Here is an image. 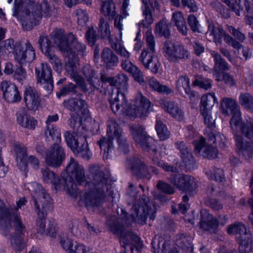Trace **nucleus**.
<instances>
[{
    "mask_svg": "<svg viewBox=\"0 0 253 253\" xmlns=\"http://www.w3.org/2000/svg\"><path fill=\"white\" fill-rule=\"evenodd\" d=\"M39 42L42 51L48 57L57 73L61 72L62 65L60 60L53 53L55 45L61 52L67 53L73 51L74 49L77 51H83L85 49L84 45L78 42L73 34L65 36L60 29L55 30L50 37L41 36Z\"/></svg>",
    "mask_w": 253,
    "mask_h": 253,
    "instance_id": "f257e3e1",
    "label": "nucleus"
},
{
    "mask_svg": "<svg viewBox=\"0 0 253 253\" xmlns=\"http://www.w3.org/2000/svg\"><path fill=\"white\" fill-rule=\"evenodd\" d=\"M66 171V177L65 173H63L62 174L63 179L58 180L54 173L48 169L42 170L43 180L45 183H52L56 191L64 190L72 194L76 185L81 184L85 180L84 169L72 159Z\"/></svg>",
    "mask_w": 253,
    "mask_h": 253,
    "instance_id": "f03ea898",
    "label": "nucleus"
},
{
    "mask_svg": "<svg viewBox=\"0 0 253 253\" xmlns=\"http://www.w3.org/2000/svg\"><path fill=\"white\" fill-rule=\"evenodd\" d=\"M111 107L115 113L120 112L131 118H144L152 110L150 101L140 92L137 93L129 107L126 105L125 95L118 92L111 102Z\"/></svg>",
    "mask_w": 253,
    "mask_h": 253,
    "instance_id": "7ed1b4c3",
    "label": "nucleus"
},
{
    "mask_svg": "<svg viewBox=\"0 0 253 253\" xmlns=\"http://www.w3.org/2000/svg\"><path fill=\"white\" fill-rule=\"evenodd\" d=\"M50 15V8L46 1L40 5L30 2L25 5L23 11L19 15L18 19L23 29L29 30L38 25L42 17H47Z\"/></svg>",
    "mask_w": 253,
    "mask_h": 253,
    "instance_id": "20e7f679",
    "label": "nucleus"
},
{
    "mask_svg": "<svg viewBox=\"0 0 253 253\" xmlns=\"http://www.w3.org/2000/svg\"><path fill=\"white\" fill-rule=\"evenodd\" d=\"M58 120V115L54 114L49 116L46 121L47 130L45 133L47 135L48 134L51 136L52 139L55 141L56 144L46 153L45 161L48 165L53 167H57L61 165L64 158L63 150L58 144V143L61 141L60 132L52 126L49 125V124L56 122Z\"/></svg>",
    "mask_w": 253,
    "mask_h": 253,
    "instance_id": "39448f33",
    "label": "nucleus"
},
{
    "mask_svg": "<svg viewBox=\"0 0 253 253\" xmlns=\"http://www.w3.org/2000/svg\"><path fill=\"white\" fill-rule=\"evenodd\" d=\"M106 180L101 177L100 174L96 175L92 182H87L85 185L86 192L82 196V200L87 207L97 206L105 197L106 186Z\"/></svg>",
    "mask_w": 253,
    "mask_h": 253,
    "instance_id": "423d86ee",
    "label": "nucleus"
},
{
    "mask_svg": "<svg viewBox=\"0 0 253 253\" xmlns=\"http://www.w3.org/2000/svg\"><path fill=\"white\" fill-rule=\"evenodd\" d=\"M227 232L229 235L235 236L239 244V251L240 253H248L253 251L252 234L243 223L236 222L229 225L227 228Z\"/></svg>",
    "mask_w": 253,
    "mask_h": 253,
    "instance_id": "0eeeda50",
    "label": "nucleus"
},
{
    "mask_svg": "<svg viewBox=\"0 0 253 253\" xmlns=\"http://www.w3.org/2000/svg\"><path fill=\"white\" fill-rule=\"evenodd\" d=\"M107 135L108 138H103L99 142L101 152L103 151V157L106 159L109 158L108 155L109 152L113 149L112 140L114 138L117 139L119 148L120 150H127L128 146L125 143V141L122 137V131L121 129L116 122L110 121L109 123L107 129Z\"/></svg>",
    "mask_w": 253,
    "mask_h": 253,
    "instance_id": "6e6552de",
    "label": "nucleus"
},
{
    "mask_svg": "<svg viewBox=\"0 0 253 253\" xmlns=\"http://www.w3.org/2000/svg\"><path fill=\"white\" fill-rule=\"evenodd\" d=\"M64 137L68 146L75 155L87 160L91 157L92 154L88 149L85 136L67 131Z\"/></svg>",
    "mask_w": 253,
    "mask_h": 253,
    "instance_id": "1a4fd4ad",
    "label": "nucleus"
},
{
    "mask_svg": "<svg viewBox=\"0 0 253 253\" xmlns=\"http://www.w3.org/2000/svg\"><path fill=\"white\" fill-rule=\"evenodd\" d=\"M145 37L149 51L144 49L140 54L139 60L146 68L150 70L153 73L157 74L160 67V63L157 58L154 55L155 43L151 31L146 32Z\"/></svg>",
    "mask_w": 253,
    "mask_h": 253,
    "instance_id": "9d476101",
    "label": "nucleus"
},
{
    "mask_svg": "<svg viewBox=\"0 0 253 253\" xmlns=\"http://www.w3.org/2000/svg\"><path fill=\"white\" fill-rule=\"evenodd\" d=\"M221 107L223 114L227 116L233 114L230 123L231 128L234 129L241 121V112L237 103L231 98L224 97L221 103Z\"/></svg>",
    "mask_w": 253,
    "mask_h": 253,
    "instance_id": "9b49d317",
    "label": "nucleus"
},
{
    "mask_svg": "<svg viewBox=\"0 0 253 253\" xmlns=\"http://www.w3.org/2000/svg\"><path fill=\"white\" fill-rule=\"evenodd\" d=\"M164 50L166 57L173 62L187 59L189 55L188 51L183 46L170 42H166Z\"/></svg>",
    "mask_w": 253,
    "mask_h": 253,
    "instance_id": "f8f14e48",
    "label": "nucleus"
},
{
    "mask_svg": "<svg viewBox=\"0 0 253 253\" xmlns=\"http://www.w3.org/2000/svg\"><path fill=\"white\" fill-rule=\"evenodd\" d=\"M148 198L144 200V204L142 206L135 205L131 210V216L133 220L138 224H143L146 219L149 216L150 219H154V212L151 208V204L148 203Z\"/></svg>",
    "mask_w": 253,
    "mask_h": 253,
    "instance_id": "ddd939ff",
    "label": "nucleus"
},
{
    "mask_svg": "<svg viewBox=\"0 0 253 253\" xmlns=\"http://www.w3.org/2000/svg\"><path fill=\"white\" fill-rule=\"evenodd\" d=\"M170 181L179 190L193 194L196 191L197 186L195 179L192 176L176 174L172 175Z\"/></svg>",
    "mask_w": 253,
    "mask_h": 253,
    "instance_id": "4468645a",
    "label": "nucleus"
},
{
    "mask_svg": "<svg viewBox=\"0 0 253 253\" xmlns=\"http://www.w3.org/2000/svg\"><path fill=\"white\" fill-rule=\"evenodd\" d=\"M13 54L15 61L22 65L31 63L36 56L33 46L29 43L17 45Z\"/></svg>",
    "mask_w": 253,
    "mask_h": 253,
    "instance_id": "2eb2a0df",
    "label": "nucleus"
},
{
    "mask_svg": "<svg viewBox=\"0 0 253 253\" xmlns=\"http://www.w3.org/2000/svg\"><path fill=\"white\" fill-rule=\"evenodd\" d=\"M130 133L135 142L143 149L149 150L155 143L154 139L147 135L141 126H132Z\"/></svg>",
    "mask_w": 253,
    "mask_h": 253,
    "instance_id": "dca6fc26",
    "label": "nucleus"
},
{
    "mask_svg": "<svg viewBox=\"0 0 253 253\" xmlns=\"http://www.w3.org/2000/svg\"><path fill=\"white\" fill-rule=\"evenodd\" d=\"M224 137L216 130L211 131L207 135V158L213 159L217 158L218 151L216 143L223 141Z\"/></svg>",
    "mask_w": 253,
    "mask_h": 253,
    "instance_id": "f3484780",
    "label": "nucleus"
},
{
    "mask_svg": "<svg viewBox=\"0 0 253 253\" xmlns=\"http://www.w3.org/2000/svg\"><path fill=\"white\" fill-rule=\"evenodd\" d=\"M14 225L15 233L9 237V242L13 248L20 250L25 246V243L23 238L24 227L17 217L14 219Z\"/></svg>",
    "mask_w": 253,
    "mask_h": 253,
    "instance_id": "a211bd4d",
    "label": "nucleus"
},
{
    "mask_svg": "<svg viewBox=\"0 0 253 253\" xmlns=\"http://www.w3.org/2000/svg\"><path fill=\"white\" fill-rule=\"evenodd\" d=\"M123 19V18L121 15H118L115 18L114 27L115 29L119 32V37L117 41V43L115 44L112 43V46L122 57L128 59L130 57V53L125 48L121 42L122 37V31L123 30V25L122 23Z\"/></svg>",
    "mask_w": 253,
    "mask_h": 253,
    "instance_id": "6ab92c4d",
    "label": "nucleus"
},
{
    "mask_svg": "<svg viewBox=\"0 0 253 253\" xmlns=\"http://www.w3.org/2000/svg\"><path fill=\"white\" fill-rule=\"evenodd\" d=\"M0 87L3 97L7 101L14 103L21 100V96L14 84L4 81L1 83Z\"/></svg>",
    "mask_w": 253,
    "mask_h": 253,
    "instance_id": "aec40b11",
    "label": "nucleus"
},
{
    "mask_svg": "<svg viewBox=\"0 0 253 253\" xmlns=\"http://www.w3.org/2000/svg\"><path fill=\"white\" fill-rule=\"evenodd\" d=\"M207 33L209 34V40H213L216 44L221 43L222 37H224V42L228 44H231L234 39L230 35L225 34L222 28L215 27L212 23L209 24Z\"/></svg>",
    "mask_w": 253,
    "mask_h": 253,
    "instance_id": "412c9836",
    "label": "nucleus"
},
{
    "mask_svg": "<svg viewBox=\"0 0 253 253\" xmlns=\"http://www.w3.org/2000/svg\"><path fill=\"white\" fill-rule=\"evenodd\" d=\"M38 82L44 86L52 88L51 70L47 64L42 63L36 68Z\"/></svg>",
    "mask_w": 253,
    "mask_h": 253,
    "instance_id": "4be33fe9",
    "label": "nucleus"
},
{
    "mask_svg": "<svg viewBox=\"0 0 253 253\" xmlns=\"http://www.w3.org/2000/svg\"><path fill=\"white\" fill-rule=\"evenodd\" d=\"M16 161L18 167L21 170L25 171L27 169L28 162L34 169H39V162L38 159L33 156L28 157L24 149H22L17 153Z\"/></svg>",
    "mask_w": 253,
    "mask_h": 253,
    "instance_id": "5701e85b",
    "label": "nucleus"
},
{
    "mask_svg": "<svg viewBox=\"0 0 253 253\" xmlns=\"http://www.w3.org/2000/svg\"><path fill=\"white\" fill-rule=\"evenodd\" d=\"M24 101L26 106L31 110L35 111L40 105V98L35 90L31 87H27L24 92Z\"/></svg>",
    "mask_w": 253,
    "mask_h": 253,
    "instance_id": "b1692460",
    "label": "nucleus"
},
{
    "mask_svg": "<svg viewBox=\"0 0 253 253\" xmlns=\"http://www.w3.org/2000/svg\"><path fill=\"white\" fill-rule=\"evenodd\" d=\"M237 146L240 148L238 154L244 157L245 159H250L253 155V142H243L240 136H237L236 138Z\"/></svg>",
    "mask_w": 253,
    "mask_h": 253,
    "instance_id": "393cba45",
    "label": "nucleus"
},
{
    "mask_svg": "<svg viewBox=\"0 0 253 253\" xmlns=\"http://www.w3.org/2000/svg\"><path fill=\"white\" fill-rule=\"evenodd\" d=\"M122 66L125 71L131 74L134 79L139 84H142L144 82L141 71L131 61L128 60H123Z\"/></svg>",
    "mask_w": 253,
    "mask_h": 253,
    "instance_id": "a878e982",
    "label": "nucleus"
},
{
    "mask_svg": "<svg viewBox=\"0 0 253 253\" xmlns=\"http://www.w3.org/2000/svg\"><path fill=\"white\" fill-rule=\"evenodd\" d=\"M226 3L229 8L235 12L237 16L240 15V11H246L249 12L250 10V4L248 0H235V2H231L229 0H222Z\"/></svg>",
    "mask_w": 253,
    "mask_h": 253,
    "instance_id": "bb28decb",
    "label": "nucleus"
},
{
    "mask_svg": "<svg viewBox=\"0 0 253 253\" xmlns=\"http://www.w3.org/2000/svg\"><path fill=\"white\" fill-rule=\"evenodd\" d=\"M17 122L21 126L30 129L35 128L37 125L36 121L23 110L17 113Z\"/></svg>",
    "mask_w": 253,
    "mask_h": 253,
    "instance_id": "cd10ccee",
    "label": "nucleus"
},
{
    "mask_svg": "<svg viewBox=\"0 0 253 253\" xmlns=\"http://www.w3.org/2000/svg\"><path fill=\"white\" fill-rule=\"evenodd\" d=\"M161 104L164 109L172 117L178 120L181 119L183 113L176 104L174 102H169L164 100H162L161 101Z\"/></svg>",
    "mask_w": 253,
    "mask_h": 253,
    "instance_id": "c85d7f7f",
    "label": "nucleus"
},
{
    "mask_svg": "<svg viewBox=\"0 0 253 253\" xmlns=\"http://www.w3.org/2000/svg\"><path fill=\"white\" fill-rule=\"evenodd\" d=\"M172 23L177 27L178 30L182 35L187 33L188 29L185 25V20L181 12H175L172 14Z\"/></svg>",
    "mask_w": 253,
    "mask_h": 253,
    "instance_id": "c756f323",
    "label": "nucleus"
},
{
    "mask_svg": "<svg viewBox=\"0 0 253 253\" xmlns=\"http://www.w3.org/2000/svg\"><path fill=\"white\" fill-rule=\"evenodd\" d=\"M190 80L189 78L186 76H181L179 77L176 82V86L177 90L182 92L184 90L185 93L187 94L191 98L195 96L194 92L191 91L189 86Z\"/></svg>",
    "mask_w": 253,
    "mask_h": 253,
    "instance_id": "7c9ffc66",
    "label": "nucleus"
},
{
    "mask_svg": "<svg viewBox=\"0 0 253 253\" xmlns=\"http://www.w3.org/2000/svg\"><path fill=\"white\" fill-rule=\"evenodd\" d=\"M38 232L42 234H46L51 237H55L56 232V226L54 223H49L47 229H45V222L40 220L37 223Z\"/></svg>",
    "mask_w": 253,
    "mask_h": 253,
    "instance_id": "2f4dec72",
    "label": "nucleus"
},
{
    "mask_svg": "<svg viewBox=\"0 0 253 253\" xmlns=\"http://www.w3.org/2000/svg\"><path fill=\"white\" fill-rule=\"evenodd\" d=\"M98 33L102 38L108 39L110 42H113V39L111 37L110 26L104 18H101L99 20Z\"/></svg>",
    "mask_w": 253,
    "mask_h": 253,
    "instance_id": "473e14b6",
    "label": "nucleus"
},
{
    "mask_svg": "<svg viewBox=\"0 0 253 253\" xmlns=\"http://www.w3.org/2000/svg\"><path fill=\"white\" fill-rule=\"evenodd\" d=\"M211 54L214 58L215 62L214 70L216 71L222 72L229 69L228 63L217 52L213 51Z\"/></svg>",
    "mask_w": 253,
    "mask_h": 253,
    "instance_id": "72a5a7b5",
    "label": "nucleus"
},
{
    "mask_svg": "<svg viewBox=\"0 0 253 253\" xmlns=\"http://www.w3.org/2000/svg\"><path fill=\"white\" fill-rule=\"evenodd\" d=\"M241 131L244 137L253 142V119L250 118L246 123L242 124Z\"/></svg>",
    "mask_w": 253,
    "mask_h": 253,
    "instance_id": "f704fd0d",
    "label": "nucleus"
},
{
    "mask_svg": "<svg viewBox=\"0 0 253 253\" xmlns=\"http://www.w3.org/2000/svg\"><path fill=\"white\" fill-rule=\"evenodd\" d=\"M102 1L101 12L109 18H113L115 15V5L112 0H101Z\"/></svg>",
    "mask_w": 253,
    "mask_h": 253,
    "instance_id": "c9c22d12",
    "label": "nucleus"
},
{
    "mask_svg": "<svg viewBox=\"0 0 253 253\" xmlns=\"http://www.w3.org/2000/svg\"><path fill=\"white\" fill-rule=\"evenodd\" d=\"M102 58L109 66L114 65L118 62L117 57L108 48L104 49L102 53Z\"/></svg>",
    "mask_w": 253,
    "mask_h": 253,
    "instance_id": "e433bc0d",
    "label": "nucleus"
},
{
    "mask_svg": "<svg viewBox=\"0 0 253 253\" xmlns=\"http://www.w3.org/2000/svg\"><path fill=\"white\" fill-rule=\"evenodd\" d=\"M177 148L180 151V157L185 166L190 164L192 161V156L191 153L187 151V148L183 142L176 143Z\"/></svg>",
    "mask_w": 253,
    "mask_h": 253,
    "instance_id": "4c0bfd02",
    "label": "nucleus"
},
{
    "mask_svg": "<svg viewBox=\"0 0 253 253\" xmlns=\"http://www.w3.org/2000/svg\"><path fill=\"white\" fill-rule=\"evenodd\" d=\"M151 155L152 159L154 163L159 166L161 167L164 170L168 171L176 172V169L175 168L172 167L167 164L161 161L159 159L160 155L155 152L154 150H152L151 152Z\"/></svg>",
    "mask_w": 253,
    "mask_h": 253,
    "instance_id": "58836bf2",
    "label": "nucleus"
},
{
    "mask_svg": "<svg viewBox=\"0 0 253 253\" xmlns=\"http://www.w3.org/2000/svg\"><path fill=\"white\" fill-rule=\"evenodd\" d=\"M148 83L149 86L154 90L159 92L164 93H169L171 92L170 89L166 85H163L159 84V83L154 78H150L148 80Z\"/></svg>",
    "mask_w": 253,
    "mask_h": 253,
    "instance_id": "ea45409f",
    "label": "nucleus"
},
{
    "mask_svg": "<svg viewBox=\"0 0 253 253\" xmlns=\"http://www.w3.org/2000/svg\"><path fill=\"white\" fill-rule=\"evenodd\" d=\"M223 173L224 171L222 169L218 168L214 169L209 174V178L217 183L223 184L226 181V178Z\"/></svg>",
    "mask_w": 253,
    "mask_h": 253,
    "instance_id": "a19ab883",
    "label": "nucleus"
},
{
    "mask_svg": "<svg viewBox=\"0 0 253 253\" xmlns=\"http://www.w3.org/2000/svg\"><path fill=\"white\" fill-rule=\"evenodd\" d=\"M101 81L103 83H108L111 85H117L118 84L126 82L127 78L126 75H122L116 78L106 77L103 76L101 78Z\"/></svg>",
    "mask_w": 253,
    "mask_h": 253,
    "instance_id": "79ce46f5",
    "label": "nucleus"
},
{
    "mask_svg": "<svg viewBox=\"0 0 253 253\" xmlns=\"http://www.w3.org/2000/svg\"><path fill=\"white\" fill-rule=\"evenodd\" d=\"M219 223L217 219L211 214L207 216V231L210 233H216L217 231Z\"/></svg>",
    "mask_w": 253,
    "mask_h": 253,
    "instance_id": "37998d69",
    "label": "nucleus"
},
{
    "mask_svg": "<svg viewBox=\"0 0 253 253\" xmlns=\"http://www.w3.org/2000/svg\"><path fill=\"white\" fill-rule=\"evenodd\" d=\"M156 130L161 140H165L169 138V132L166 126L160 121H157L156 124Z\"/></svg>",
    "mask_w": 253,
    "mask_h": 253,
    "instance_id": "c03bdc74",
    "label": "nucleus"
},
{
    "mask_svg": "<svg viewBox=\"0 0 253 253\" xmlns=\"http://www.w3.org/2000/svg\"><path fill=\"white\" fill-rule=\"evenodd\" d=\"M155 33L160 36H164L166 37L169 36L168 23L166 20H163L156 25Z\"/></svg>",
    "mask_w": 253,
    "mask_h": 253,
    "instance_id": "a18cd8bd",
    "label": "nucleus"
},
{
    "mask_svg": "<svg viewBox=\"0 0 253 253\" xmlns=\"http://www.w3.org/2000/svg\"><path fill=\"white\" fill-rule=\"evenodd\" d=\"M216 80L218 82L223 81L226 84L230 86L235 84V82L233 78L228 73H217L216 75Z\"/></svg>",
    "mask_w": 253,
    "mask_h": 253,
    "instance_id": "49530a36",
    "label": "nucleus"
},
{
    "mask_svg": "<svg viewBox=\"0 0 253 253\" xmlns=\"http://www.w3.org/2000/svg\"><path fill=\"white\" fill-rule=\"evenodd\" d=\"M188 23L191 29L194 32H200L202 29L197 18L192 14H190L188 17Z\"/></svg>",
    "mask_w": 253,
    "mask_h": 253,
    "instance_id": "de8ad7c7",
    "label": "nucleus"
},
{
    "mask_svg": "<svg viewBox=\"0 0 253 253\" xmlns=\"http://www.w3.org/2000/svg\"><path fill=\"white\" fill-rule=\"evenodd\" d=\"M39 195L40 196L39 199L38 200H35V206L37 209H40L41 206L42 208H44L50 200V198L48 194L40 192Z\"/></svg>",
    "mask_w": 253,
    "mask_h": 253,
    "instance_id": "09e8293b",
    "label": "nucleus"
},
{
    "mask_svg": "<svg viewBox=\"0 0 253 253\" xmlns=\"http://www.w3.org/2000/svg\"><path fill=\"white\" fill-rule=\"evenodd\" d=\"M227 29L236 40L242 42L245 40L246 36L245 34L242 33L239 29H236L232 26H228Z\"/></svg>",
    "mask_w": 253,
    "mask_h": 253,
    "instance_id": "8fccbe9b",
    "label": "nucleus"
},
{
    "mask_svg": "<svg viewBox=\"0 0 253 253\" xmlns=\"http://www.w3.org/2000/svg\"><path fill=\"white\" fill-rule=\"evenodd\" d=\"M76 15L78 24L82 26L85 25L88 19L86 12L82 9H77L76 11Z\"/></svg>",
    "mask_w": 253,
    "mask_h": 253,
    "instance_id": "3c124183",
    "label": "nucleus"
},
{
    "mask_svg": "<svg viewBox=\"0 0 253 253\" xmlns=\"http://www.w3.org/2000/svg\"><path fill=\"white\" fill-rule=\"evenodd\" d=\"M143 14L145 18L142 21L140 24L143 27H148L153 22L151 13L149 10L145 7V9L143 10Z\"/></svg>",
    "mask_w": 253,
    "mask_h": 253,
    "instance_id": "603ef678",
    "label": "nucleus"
},
{
    "mask_svg": "<svg viewBox=\"0 0 253 253\" xmlns=\"http://www.w3.org/2000/svg\"><path fill=\"white\" fill-rule=\"evenodd\" d=\"M195 151L196 153L204 156L206 151L204 138L202 137L198 141H196L195 142Z\"/></svg>",
    "mask_w": 253,
    "mask_h": 253,
    "instance_id": "864d4df0",
    "label": "nucleus"
},
{
    "mask_svg": "<svg viewBox=\"0 0 253 253\" xmlns=\"http://www.w3.org/2000/svg\"><path fill=\"white\" fill-rule=\"evenodd\" d=\"M60 244L63 249L68 253H71L73 251L74 243L71 239L69 238L63 239L61 241Z\"/></svg>",
    "mask_w": 253,
    "mask_h": 253,
    "instance_id": "5fc2aeb1",
    "label": "nucleus"
},
{
    "mask_svg": "<svg viewBox=\"0 0 253 253\" xmlns=\"http://www.w3.org/2000/svg\"><path fill=\"white\" fill-rule=\"evenodd\" d=\"M74 103L73 108L75 110H79L78 113L79 112H83V109H84V113L87 112V110H85V107L86 106V104L85 102L83 100H78L77 102H73V100L69 101V103L70 104H72Z\"/></svg>",
    "mask_w": 253,
    "mask_h": 253,
    "instance_id": "6e6d98bb",
    "label": "nucleus"
},
{
    "mask_svg": "<svg viewBox=\"0 0 253 253\" xmlns=\"http://www.w3.org/2000/svg\"><path fill=\"white\" fill-rule=\"evenodd\" d=\"M207 119L208 120V122H207V125L208 124L209 132H211L212 130H215L214 129H213V127H215V116L213 115L212 116L211 113L207 112ZM207 133H209L207 129Z\"/></svg>",
    "mask_w": 253,
    "mask_h": 253,
    "instance_id": "4d7b16f0",
    "label": "nucleus"
},
{
    "mask_svg": "<svg viewBox=\"0 0 253 253\" xmlns=\"http://www.w3.org/2000/svg\"><path fill=\"white\" fill-rule=\"evenodd\" d=\"M87 249L84 245L75 242L71 253H86Z\"/></svg>",
    "mask_w": 253,
    "mask_h": 253,
    "instance_id": "13d9d810",
    "label": "nucleus"
},
{
    "mask_svg": "<svg viewBox=\"0 0 253 253\" xmlns=\"http://www.w3.org/2000/svg\"><path fill=\"white\" fill-rule=\"evenodd\" d=\"M157 187L159 189L162 191L163 192L168 194H171L174 192V190L172 187H171L167 183H164L163 182H159L157 184Z\"/></svg>",
    "mask_w": 253,
    "mask_h": 253,
    "instance_id": "bf43d9fd",
    "label": "nucleus"
},
{
    "mask_svg": "<svg viewBox=\"0 0 253 253\" xmlns=\"http://www.w3.org/2000/svg\"><path fill=\"white\" fill-rule=\"evenodd\" d=\"M94 32L95 31L94 29L91 28L88 29V31L86 34V40L90 45H93L96 41V37L94 34Z\"/></svg>",
    "mask_w": 253,
    "mask_h": 253,
    "instance_id": "052dcab7",
    "label": "nucleus"
},
{
    "mask_svg": "<svg viewBox=\"0 0 253 253\" xmlns=\"http://www.w3.org/2000/svg\"><path fill=\"white\" fill-rule=\"evenodd\" d=\"M86 77L87 81L88 82L90 86L97 87V83L99 82L97 78L94 77V73L92 71H90V75L88 76L86 73H84Z\"/></svg>",
    "mask_w": 253,
    "mask_h": 253,
    "instance_id": "680f3d73",
    "label": "nucleus"
},
{
    "mask_svg": "<svg viewBox=\"0 0 253 253\" xmlns=\"http://www.w3.org/2000/svg\"><path fill=\"white\" fill-rule=\"evenodd\" d=\"M182 3L184 6H187L191 11H196L198 7L194 0H181Z\"/></svg>",
    "mask_w": 253,
    "mask_h": 253,
    "instance_id": "e2e57ef3",
    "label": "nucleus"
},
{
    "mask_svg": "<svg viewBox=\"0 0 253 253\" xmlns=\"http://www.w3.org/2000/svg\"><path fill=\"white\" fill-rule=\"evenodd\" d=\"M26 74L25 71L22 68H19L17 69L14 74V78L18 81H22L26 78Z\"/></svg>",
    "mask_w": 253,
    "mask_h": 253,
    "instance_id": "0e129e2a",
    "label": "nucleus"
},
{
    "mask_svg": "<svg viewBox=\"0 0 253 253\" xmlns=\"http://www.w3.org/2000/svg\"><path fill=\"white\" fill-rule=\"evenodd\" d=\"M209 206L214 211H218L222 208V205L215 199L211 200L209 202Z\"/></svg>",
    "mask_w": 253,
    "mask_h": 253,
    "instance_id": "69168bd1",
    "label": "nucleus"
},
{
    "mask_svg": "<svg viewBox=\"0 0 253 253\" xmlns=\"http://www.w3.org/2000/svg\"><path fill=\"white\" fill-rule=\"evenodd\" d=\"M194 86H199L200 88H205V81L204 79H203L201 76H198L196 77L195 81L193 83Z\"/></svg>",
    "mask_w": 253,
    "mask_h": 253,
    "instance_id": "338daca9",
    "label": "nucleus"
},
{
    "mask_svg": "<svg viewBox=\"0 0 253 253\" xmlns=\"http://www.w3.org/2000/svg\"><path fill=\"white\" fill-rule=\"evenodd\" d=\"M207 106L209 105L212 106L215 102L216 101V99L215 97L213 92L207 93Z\"/></svg>",
    "mask_w": 253,
    "mask_h": 253,
    "instance_id": "774afa93",
    "label": "nucleus"
}]
</instances>
